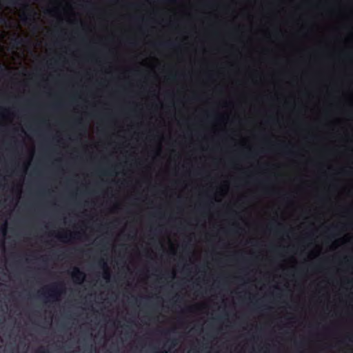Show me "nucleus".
<instances>
[{"label":"nucleus","instance_id":"nucleus-1","mask_svg":"<svg viewBox=\"0 0 353 353\" xmlns=\"http://www.w3.org/2000/svg\"><path fill=\"white\" fill-rule=\"evenodd\" d=\"M63 284L62 283H56L51 285L48 289V296L52 299H57L63 291Z\"/></svg>","mask_w":353,"mask_h":353},{"label":"nucleus","instance_id":"nucleus-2","mask_svg":"<svg viewBox=\"0 0 353 353\" xmlns=\"http://www.w3.org/2000/svg\"><path fill=\"white\" fill-rule=\"evenodd\" d=\"M72 276L75 281L81 283L85 279V274L78 268H74L72 272Z\"/></svg>","mask_w":353,"mask_h":353},{"label":"nucleus","instance_id":"nucleus-3","mask_svg":"<svg viewBox=\"0 0 353 353\" xmlns=\"http://www.w3.org/2000/svg\"><path fill=\"white\" fill-rule=\"evenodd\" d=\"M35 12L33 10H30V13H23L21 19L24 23H27L28 21L34 20Z\"/></svg>","mask_w":353,"mask_h":353},{"label":"nucleus","instance_id":"nucleus-4","mask_svg":"<svg viewBox=\"0 0 353 353\" xmlns=\"http://www.w3.org/2000/svg\"><path fill=\"white\" fill-rule=\"evenodd\" d=\"M58 238L62 241H65L66 240H68L69 239H79V233L76 232L73 235L72 234H61L58 236Z\"/></svg>","mask_w":353,"mask_h":353},{"label":"nucleus","instance_id":"nucleus-5","mask_svg":"<svg viewBox=\"0 0 353 353\" xmlns=\"http://www.w3.org/2000/svg\"><path fill=\"white\" fill-rule=\"evenodd\" d=\"M159 46L161 48H172L174 46V43L171 41L163 42L159 43Z\"/></svg>","mask_w":353,"mask_h":353},{"label":"nucleus","instance_id":"nucleus-6","mask_svg":"<svg viewBox=\"0 0 353 353\" xmlns=\"http://www.w3.org/2000/svg\"><path fill=\"white\" fill-rule=\"evenodd\" d=\"M22 43V39L19 37H14L12 39V43L14 47H17L19 45L21 44Z\"/></svg>","mask_w":353,"mask_h":353},{"label":"nucleus","instance_id":"nucleus-7","mask_svg":"<svg viewBox=\"0 0 353 353\" xmlns=\"http://www.w3.org/2000/svg\"><path fill=\"white\" fill-rule=\"evenodd\" d=\"M48 350L46 349H44L43 347L39 349L37 352V353H48Z\"/></svg>","mask_w":353,"mask_h":353},{"label":"nucleus","instance_id":"nucleus-8","mask_svg":"<svg viewBox=\"0 0 353 353\" xmlns=\"http://www.w3.org/2000/svg\"><path fill=\"white\" fill-rule=\"evenodd\" d=\"M100 265L103 268V269H108V265H107V263L102 261L101 263H100Z\"/></svg>","mask_w":353,"mask_h":353},{"label":"nucleus","instance_id":"nucleus-9","mask_svg":"<svg viewBox=\"0 0 353 353\" xmlns=\"http://www.w3.org/2000/svg\"><path fill=\"white\" fill-rule=\"evenodd\" d=\"M103 278L106 280L109 279L110 278V273L109 272H105L103 274Z\"/></svg>","mask_w":353,"mask_h":353},{"label":"nucleus","instance_id":"nucleus-10","mask_svg":"<svg viewBox=\"0 0 353 353\" xmlns=\"http://www.w3.org/2000/svg\"><path fill=\"white\" fill-rule=\"evenodd\" d=\"M176 344V340L175 339L170 340V346L171 347L175 346Z\"/></svg>","mask_w":353,"mask_h":353},{"label":"nucleus","instance_id":"nucleus-11","mask_svg":"<svg viewBox=\"0 0 353 353\" xmlns=\"http://www.w3.org/2000/svg\"><path fill=\"white\" fill-rule=\"evenodd\" d=\"M155 353H168V351L161 350L155 352Z\"/></svg>","mask_w":353,"mask_h":353},{"label":"nucleus","instance_id":"nucleus-12","mask_svg":"<svg viewBox=\"0 0 353 353\" xmlns=\"http://www.w3.org/2000/svg\"><path fill=\"white\" fill-rule=\"evenodd\" d=\"M46 292H41L40 293V295L47 297V296H46Z\"/></svg>","mask_w":353,"mask_h":353},{"label":"nucleus","instance_id":"nucleus-13","mask_svg":"<svg viewBox=\"0 0 353 353\" xmlns=\"http://www.w3.org/2000/svg\"><path fill=\"white\" fill-rule=\"evenodd\" d=\"M9 3H10V4H12V5H14V4H16V1H9Z\"/></svg>","mask_w":353,"mask_h":353},{"label":"nucleus","instance_id":"nucleus-14","mask_svg":"<svg viewBox=\"0 0 353 353\" xmlns=\"http://www.w3.org/2000/svg\"><path fill=\"white\" fill-rule=\"evenodd\" d=\"M169 78L174 79L175 78V75L171 74L170 76H169Z\"/></svg>","mask_w":353,"mask_h":353},{"label":"nucleus","instance_id":"nucleus-15","mask_svg":"<svg viewBox=\"0 0 353 353\" xmlns=\"http://www.w3.org/2000/svg\"><path fill=\"white\" fill-rule=\"evenodd\" d=\"M335 228H336V226H334V227H332V228H328V230H329V231H331V230H332L333 229H335Z\"/></svg>","mask_w":353,"mask_h":353},{"label":"nucleus","instance_id":"nucleus-16","mask_svg":"<svg viewBox=\"0 0 353 353\" xmlns=\"http://www.w3.org/2000/svg\"><path fill=\"white\" fill-rule=\"evenodd\" d=\"M24 8H25L26 9H29V8H29V6H28V5H26V6H24Z\"/></svg>","mask_w":353,"mask_h":353},{"label":"nucleus","instance_id":"nucleus-17","mask_svg":"<svg viewBox=\"0 0 353 353\" xmlns=\"http://www.w3.org/2000/svg\"><path fill=\"white\" fill-rule=\"evenodd\" d=\"M345 263H350V260H349V259H347L345 260Z\"/></svg>","mask_w":353,"mask_h":353},{"label":"nucleus","instance_id":"nucleus-18","mask_svg":"<svg viewBox=\"0 0 353 353\" xmlns=\"http://www.w3.org/2000/svg\"><path fill=\"white\" fill-rule=\"evenodd\" d=\"M163 334H168V331H165V332H163Z\"/></svg>","mask_w":353,"mask_h":353},{"label":"nucleus","instance_id":"nucleus-19","mask_svg":"<svg viewBox=\"0 0 353 353\" xmlns=\"http://www.w3.org/2000/svg\"><path fill=\"white\" fill-rule=\"evenodd\" d=\"M77 123H78V124H80V123H81V122H80V120H79H79H77Z\"/></svg>","mask_w":353,"mask_h":353},{"label":"nucleus","instance_id":"nucleus-20","mask_svg":"<svg viewBox=\"0 0 353 353\" xmlns=\"http://www.w3.org/2000/svg\"><path fill=\"white\" fill-rule=\"evenodd\" d=\"M0 68H1V65H0Z\"/></svg>","mask_w":353,"mask_h":353}]
</instances>
